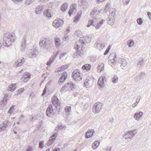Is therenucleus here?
<instances>
[{"label": "nucleus", "instance_id": "obj_1", "mask_svg": "<svg viewBox=\"0 0 151 151\" xmlns=\"http://www.w3.org/2000/svg\"><path fill=\"white\" fill-rule=\"evenodd\" d=\"M15 40V34L13 33L8 32L4 34L3 38V45L9 47L11 46Z\"/></svg>", "mask_w": 151, "mask_h": 151}, {"label": "nucleus", "instance_id": "obj_2", "mask_svg": "<svg viewBox=\"0 0 151 151\" xmlns=\"http://www.w3.org/2000/svg\"><path fill=\"white\" fill-rule=\"evenodd\" d=\"M52 41L48 39L43 38L41 39L39 45L47 50L50 48Z\"/></svg>", "mask_w": 151, "mask_h": 151}, {"label": "nucleus", "instance_id": "obj_3", "mask_svg": "<svg viewBox=\"0 0 151 151\" xmlns=\"http://www.w3.org/2000/svg\"><path fill=\"white\" fill-rule=\"evenodd\" d=\"M52 106L53 105L55 108L58 114H60V111L61 103L57 97L55 96H53L52 98Z\"/></svg>", "mask_w": 151, "mask_h": 151}, {"label": "nucleus", "instance_id": "obj_4", "mask_svg": "<svg viewBox=\"0 0 151 151\" xmlns=\"http://www.w3.org/2000/svg\"><path fill=\"white\" fill-rule=\"evenodd\" d=\"M75 86V84H73L72 82L68 83L62 87L60 89V92L62 93H63L66 91H70L74 89Z\"/></svg>", "mask_w": 151, "mask_h": 151}, {"label": "nucleus", "instance_id": "obj_5", "mask_svg": "<svg viewBox=\"0 0 151 151\" xmlns=\"http://www.w3.org/2000/svg\"><path fill=\"white\" fill-rule=\"evenodd\" d=\"M72 78L76 81H79L82 79V77L80 76V71L78 69L75 70L72 73Z\"/></svg>", "mask_w": 151, "mask_h": 151}, {"label": "nucleus", "instance_id": "obj_6", "mask_svg": "<svg viewBox=\"0 0 151 151\" xmlns=\"http://www.w3.org/2000/svg\"><path fill=\"white\" fill-rule=\"evenodd\" d=\"M46 114L47 116L50 117H53L54 115H55L56 113L54 112L52 105L50 104L46 109Z\"/></svg>", "mask_w": 151, "mask_h": 151}, {"label": "nucleus", "instance_id": "obj_7", "mask_svg": "<svg viewBox=\"0 0 151 151\" xmlns=\"http://www.w3.org/2000/svg\"><path fill=\"white\" fill-rule=\"evenodd\" d=\"M137 133V131L136 129L131 130L125 133L123 135V137L126 139L128 138L131 139Z\"/></svg>", "mask_w": 151, "mask_h": 151}, {"label": "nucleus", "instance_id": "obj_8", "mask_svg": "<svg viewBox=\"0 0 151 151\" xmlns=\"http://www.w3.org/2000/svg\"><path fill=\"white\" fill-rule=\"evenodd\" d=\"M63 24L64 21L63 20L60 18H58L53 21L52 24L54 27L57 28L62 26Z\"/></svg>", "mask_w": 151, "mask_h": 151}, {"label": "nucleus", "instance_id": "obj_9", "mask_svg": "<svg viewBox=\"0 0 151 151\" xmlns=\"http://www.w3.org/2000/svg\"><path fill=\"white\" fill-rule=\"evenodd\" d=\"M102 108L101 104H97L95 103L93 105L92 108L93 112L96 114L98 113Z\"/></svg>", "mask_w": 151, "mask_h": 151}, {"label": "nucleus", "instance_id": "obj_10", "mask_svg": "<svg viewBox=\"0 0 151 151\" xmlns=\"http://www.w3.org/2000/svg\"><path fill=\"white\" fill-rule=\"evenodd\" d=\"M67 77V72L65 71L64 72L59 78L58 82V84L60 85H61L66 79Z\"/></svg>", "mask_w": 151, "mask_h": 151}, {"label": "nucleus", "instance_id": "obj_11", "mask_svg": "<svg viewBox=\"0 0 151 151\" xmlns=\"http://www.w3.org/2000/svg\"><path fill=\"white\" fill-rule=\"evenodd\" d=\"M85 44L84 38V37H81L79 40V42L76 43V46L77 47H75L77 50H79L82 48Z\"/></svg>", "mask_w": 151, "mask_h": 151}, {"label": "nucleus", "instance_id": "obj_12", "mask_svg": "<svg viewBox=\"0 0 151 151\" xmlns=\"http://www.w3.org/2000/svg\"><path fill=\"white\" fill-rule=\"evenodd\" d=\"M116 54L115 53H112L109 56V58L113 64H114L116 63Z\"/></svg>", "mask_w": 151, "mask_h": 151}, {"label": "nucleus", "instance_id": "obj_13", "mask_svg": "<svg viewBox=\"0 0 151 151\" xmlns=\"http://www.w3.org/2000/svg\"><path fill=\"white\" fill-rule=\"evenodd\" d=\"M94 132V131L93 129L88 130L86 133L85 135V138L88 139L90 138L93 135Z\"/></svg>", "mask_w": 151, "mask_h": 151}, {"label": "nucleus", "instance_id": "obj_14", "mask_svg": "<svg viewBox=\"0 0 151 151\" xmlns=\"http://www.w3.org/2000/svg\"><path fill=\"white\" fill-rule=\"evenodd\" d=\"M98 84L100 88L104 87V79L103 77H100L99 78L98 81Z\"/></svg>", "mask_w": 151, "mask_h": 151}, {"label": "nucleus", "instance_id": "obj_15", "mask_svg": "<svg viewBox=\"0 0 151 151\" xmlns=\"http://www.w3.org/2000/svg\"><path fill=\"white\" fill-rule=\"evenodd\" d=\"M38 52L36 49H34L31 52H30L28 55L29 57L30 58H34L35 57L37 54V53Z\"/></svg>", "mask_w": 151, "mask_h": 151}, {"label": "nucleus", "instance_id": "obj_16", "mask_svg": "<svg viewBox=\"0 0 151 151\" xmlns=\"http://www.w3.org/2000/svg\"><path fill=\"white\" fill-rule=\"evenodd\" d=\"M26 38V36H24L22 40L20 47L22 50L24 49L25 48Z\"/></svg>", "mask_w": 151, "mask_h": 151}, {"label": "nucleus", "instance_id": "obj_17", "mask_svg": "<svg viewBox=\"0 0 151 151\" xmlns=\"http://www.w3.org/2000/svg\"><path fill=\"white\" fill-rule=\"evenodd\" d=\"M143 113L141 111H139V112H136L134 115V118L136 120H138L143 115Z\"/></svg>", "mask_w": 151, "mask_h": 151}, {"label": "nucleus", "instance_id": "obj_18", "mask_svg": "<svg viewBox=\"0 0 151 151\" xmlns=\"http://www.w3.org/2000/svg\"><path fill=\"white\" fill-rule=\"evenodd\" d=\"M30 78V74L28 73H26L23 75L22 78H23L24 81H27L29 80Z\"/></svg>", "mask_w": 151, "mask_h": 151}, {"label": "nucleus", "instance_id": "obj_19", "mask_svg": "<svg viewBox=\"0 0 151 151\" xmlns=\"http://www.w3.org/2000/svg\"><path fill=\"white\" fill-rule=\"evenodd\" d=\"M78 4L80 6H86L88 5V3L86 0H78Z\"/></svg>", "mask_w": 151, "mask_h": 151}, {"label": "nucleus", "instance_id": "obj_20", "mask_svg": "<svg viewBox=\"0 0 151 151\" xmlns=\"http://www.w3.org/2000/svg\"><path fill=\"white\" fill-rule=\"evenodd\" d=\"M43 13L44 15L46 17L48 18L51 17L52 15L49 9H45Z\"/></svg>", "mask_w": 151, "mask_h": 151}, {"label": "nucleus", "instance_id": "obj_21", "mask_svg": "<svg viewBox=\"0 0 151 151\" xmlns=\"http://www.w3.org/2000/svg\"><path fill=\"white\" fill-rule=\"evenodd\" d=\"M82 14L81 11L80 13H78L77 14V15L75 17V19L73 20V22L75 23H77L79 21L80 17Z\"/></svg>", "mask_w": 151, "mask_h": 151}, {"label": "nucleus", "instance_id": "obj_22", "mask_svg": "<svg viewBox=\"0 0 151 151\" xmlns=\"http://www.w3.org/2000/svg\"><path fill=\"white\" fill-rule=\"evenodd\" d=\"M91 67V65L90 64H86L83 65L82 67L83 70H86L87 71L89 70Z\"/></svg>", "mask_w": 151, "mask_h": 151}, {"label": "nucleus", "instance_id": "obj_23", "mask_svg": "<svg viewBox=\"0 0 151 151\" xmlns=\"http://www.w3.org/2000/svg\"><path fill=\"white\" fill-rule=\"evenodd\" d=\"M96 19H94V20H89L88 23L87 25V27H90L91 25H93L94 27L95 25L96 24Z\"/></svg>", "mask_w": 151, "mask_h": 151}, {"label": "nucleus", "instance_id": "obj_24", "mask_svg": "<svg viewBox=\"0 0 151 151\" xmlns=\"http://www.w3.org/2000/svg\"><path fill=\"white\" fill-rule=\"evenodd\" d=\"M43 11L42 6L39 5L37 6L36 8L35 13L37 14H40Z\"/></svg>", "mask_w": 151, "mask_h": 151}, {"label": "nucleus", "instance_id": "obj_25", "mask_svg": "<svg viewBox=\"0 0 151 151\" xmlns=\"http://www.w3.org/2000/svg\"><path fill=\"white\" fill-rule=\"evenodd\" d=\"M55 57L51 56L49 60L47 62L46 65L49 67L50 66L51 64L54 62L55 59Z\"/></svg>", "mask_w": 151, "mask_h": 151}, {"label": "nucleus", "instance_id": "obj_26", "mask_svg": "<svg viewBox=\"0 0 151 151\" xmlns=\"http://www.w3.org/2000/svg\"><path fill=\"white\" fill-rule=\"evenodd\" d=\"M115 21V19L114 17L111 18V17H109L107 19L108 23L110 25H112L114 24Z\"/></svg>", "mask_w": 151, "mask_h": 151}, {"label": "nucleus", "instance_id": "obj_27", "mask_svg": "<svg viewBox=\"0 0 151 151\" xmlns=\"http://www.w3.org/2000/svg\"><path fill=\"white\" fill-rule=\"evenodd\" d=\"M104 20L103 19L101 20L99 23H97L96 22V25H95V27L96 29H99L101 27L103 23Z\"/></svg>", "mask_w": 151, "mask_h": 151}, {"label": "nucleus", "instance_id": "obj_28", "mask_svg": "<svg viewBox=\"0 0 151 151\" xmlns=\"http://www.w3.org/2000/svg\"><path fill=\"white\" fill-rule=\"evenodd\" d=\"M113 11H112V12H111V11H110V14L109 15V17H111V18L113 17L114 18V19L116 18V16L115 14V9H112Z\"/></svg>", "mask_w": 151, "mask_h": 151}, {"label": "nucleus", "instance_id": "obj_29", "mask_svg": "<svg viewBox=\"0 0 151 151\" xmlns=\"http://www.w3.org/2000/svg\"><path fill=\"white\" fill-rule=\"evenodd\" d=\"M68 5L67 3H64L61 7V10L63 12L65 11L68 7Z\"/></svg>", "mask_w": 151, "mask_h": 151}, {"label": "nucleus", "instance_id": "obj_30", "mask_svg": "<svg viewBox=\"0 0 151 151\" xmlns=\"http://www.w3.org/2000/svg\"><path fill=\"white\" fill-rule=\"evenodd\" d=\"M15 85L16 84H11L9 86L8 90L11 92L14 91L16 88V87H15Z\"/></svg>", "mask_w": 151, "mask_h": 151}, {"label": "nucleus", "instance_id": "obj_31", "mask_svg": "<svg viewBox=\"0 0 151 151\" xmlns=\"http://www.w3.org/2000/svg\"><path fill=\"white\" fill-rule=\"evenodd\" d=\"M137 65L139 67H142L144 65V60L143 59H142L141 60L139 61L137 60Z\"/></svg>", "mask_w": 151, "mask_h": 151}, {"label": "nucleus", "instance_id": "obj_32", "mask_svg": "<svg viewBox=\"0 0 151 151\" xmlns=\"http://www.w3.org/2000/svg\"><path fill=\"white\" fill-rule=\"evenodd\" d=\"M60 40V39L59 38L55 39V44L56 47H59L61 45Z\"/></svg>", "mask_w": 151, "mask_h": 151}, {"label": "nucleus", "instance_id": "obj_33", "mask_svg": "<svg viewBox=\"0 0 151 151\" xmlns=\"http://www.w3.org/2000/svg\"><path fill=\"white\" fill-rule=\"evenodd\" d=\"M55 140L51 138L50 137L49 140L47 141V146H50L53 144L55 142Z\"/></svg>", "mask_w": 151, "mask_h": 151}, {"label": "nucleus", "instance_id": "obj_34", "mask_svg": "<svg viewBox=\"0 0 151 151\" xmlns=\"http://www.w3.org/2000/svg\"><path fill=\"white\" fill-rule=\"evenodd\" d=\"M145 75V73L142 72L138 76H136V79H137V80H140L141 79H143L144 78Z\"/></svg>", "mask_w": 151, "mask_h": 151}, {"label": "nucleus", "instance_id": "obj_35", "mask_svg": "<svg viewBox=\"0 0 151 151\" xmlns=\"http://www.w3.org/2000/svg\"><path fill=\"white\" fill-rule=\"evenodd\" d=\"M99 144L100 142L99 141H96L92 145L94 149L96 148L99 146Z\"/></svg>", "mask_w": 151, "mask_h": 151}, {"label": "nucleus", "instance_id": "obj_36", "mask_svg": "<svg viewBox=\"0 0 151 151\" xmlns=\"http://www.w3.org/2000/svg\"><path fill=\"white\" fill-rule=\"evenodd\" d=\"M68 66L67 65H64L62 66L60 68L59 70L57 72H61L66 70L68 68Z\"/></svg>", "mask_w": 151, "mask_h": 151}, {"label": "nucleus", "instance_id": "obj_37", "mask_svg": "<svg viewBox=\"0 0 151 151\" xmlns=\"http://www.w3.org/2000/svg\"><path fill=\"white\" fill-rule=\"evenodd\" d=\"M66 126H63L62 125H61L60 126H58V127H56L55 131H58V130H60V129H62L64 128H65Z\"/></svg>", "mask_w": 151, "mask_h": 151}, {"label": "nucleus", "instance_id": "obj_38", "mask_svg": "<svg viewBox=\"0 0 151 151\" xmlns=\"http://www.w3.org/2000/svg\"><path fill=\"white\" fill-rule=\"evenodd\" d=\"M127 42V45L129 47H132L134 44V41L132 40H130L129 42L128 41Z\"/></svg>", "mask_w": 151, "mask_h": 151}, {"label": "nucleus", "instance_id": "obj_39", "mask_svg": "<svg viewBox=\"0 0 151 151\" xmlns=\"http://www.w3.org/2000/svg\"><path fill=\"white\" fill-rule=\"evenodd\" d=\"M127 65V62L124 59L122 61V63L121 64V67L122 69H124V68Z\"/></svg>", "mask_w": 151, "mask_h": 151}, {"label": "nucleus", "instance_id": "obj_40", "mask_svg": "<svg viewBox=\"0 0 151 151\" xmlns=\"http://www.w3.org/2000/svg\"><path fill=\"white\" fill-rule=\"evenodd\" d=\"M137 22L138 24L140 25H141L143 23L142 20L141 18H138L137 20Z\"/></svg>", "mask_w": 151, "mask_h": 151}, {"label": "nucleus", "instance_id": "obj_41", "mask_svg": "<svg viewBox=\"0 0 151 151\" xmlns=\"http://www.w3.org/2000/svg\"><path fill=\"white\" fill-rule=\"evenodd\" d=\"M58 136V133L57 132H55L50 137V138L55 140L56 137Z\"/></svg>", "mask_w": 151, "mask_h": 151}, {"label": "nucleus", "instance_id": "obj_42", "mask_svg": "<svg viewBox=\"0 0 151 151\" xmlns=\"http://www.w3.org/2000/svg\"><path fill=\"white\" fill-rule=\"evenodd\" d=\"M44 141H41L39 142V147L41 149H43V148L44 146Z\"/></svg>", "mask_w": 151, "mask_h": 151}, {"label": "nucleus", "instance_id": "obj_43", "mask_svg": "<svg viewBox=\"0 0 151 151\" xmlns=\"http://www.w3.org/2000/svg\"><path fill=\"white\" fill-rule=\"evenodd\" d=\"M118 81V77L117 76H114L112 78V82L113 83H116Z\"/></svg>", "mask_w": 151, "mask_h": 151}, {"label": "nucleus", "instance_id": "obj_44", "mask_svg": "<svg viewBox=\"0 0 151 151\" xmlns=\"http://www.w3.org/2000/svg\"><path fill=\"white\" fill-rule=\"evenodd\" d=\"M24 90V88H22L18 90V93H17V95L18 94H20L22 93Z\"/></svg>", "mask_w": 151, "mask_h": 151}, {"label": "nucleus", "instance_id": "obj_45", "mask_svg": "<svg viewBox=\"0 0 151 151\" xmlns=\"http://www.w3.org/2000/svg\"><path fill=\"white\" fill-rule=\"evenodd\" d=\"M23 64L22 63L19 62L18 63H17V62H16L14 64V66H15V65H16V67H18L20 66L21 65H22Z\"/></svg>", "mask_w": 151, "mask_h": 151}, {"label": "nucleus", "instance_id": "obj_46", "mask_svg": "<svg viewBox=\"0 0 151 151\" xmlns=\"http://www.w3.org/2000/svg\"><path fill=\"white\" fill-rule=\"evenodd\" d=\"M112 149V147L108 146L105 149L104 151H111Z\"/></svg>", "mask_w": 151, "mask_h": 151}, {"label": "nucleus", "instance_id": "obj_47", "mask_svg": "<svg viewBox=\"0 0 151 151\" xmlns=\"http://www.w3.org/2000/svg\"><path fill=\"white\" fill-rule=\"evenodd\" d=\"M124 60V59L123 58H119L117 60H117H116V62H117L118 63L121 64L122 63V61H123Z\"/></svg>", "mask_w": 151, "mask_h": 151}, {"label": "nucleus", "instance_id": "obj_48", "mask_svg": "<svg viewBox=\"0 0 151 151\" xmlns=\"http://www.w3.org/2000/svg\"><path fill=\"white\" fill-rule=\"evenodd\" d=\"M14 108V106H12L10 107L9 108L8 112L9 113H12V110Z\"/></svg>", "mask_w": 151, "mask_h": 151}, {"label": "nucleus", "instance_id": "obj_49", "mask_svg": "<svg viewBox=\"0 0 151 151\" xmlns=\"http://www.w3.org/2000/svg\"><path fill=\"white\" fill-rule=\"evenodd\" d=\"M71 109V108L70 106H66L65 108V111L66 112H69Z\"/></svg>", "mask_w": 151, "mask_h": 151}, {"label": "nucleus", "instance_id": "obj_50", "mask_svg": "<svg viewBox=\"0 0 151 151\" xmlns=\"http://www.w3.org/2000/svg\"><path fill=\"white\" fill-rule=\"evenodd\" d=\"M81 33L78 30L75 32V34L78 37H80L81 35Z\"/></svg>", "mask_w": 151, "mask_h": 151}, {"label": "nucleus", "instance_id": "obj_51", "mask_svg": "<svg viewBox=\"0 0 151 151\" xmlns=\"http://www.w3.org/2000/svg\"><path fill=\"white\" fill-rule=\"evenodd\" d=\"M7 97L8 96L5 95L3 98V100L2 101L3 102V103H4L5 102H6L7 101Z\"/></svg>", "mask_w": 151, "mask_h": 151}, {"label": "nucleus", "instance_id": "obj_52", "mask_svg": "<svg viewBox=\"0 0 151 151\" xmlns=\"http://www.w3.org/2000/svg\"><path fill=\"white\" fill-rule=\"evenodd\" d=\"M130 1V0H123V3L124 4L127 5L129 4Z\"/></svg>", "mask_w": 151, "mask_h": 151}, {"label": "nucleus", "instance_id": "obj_53", "mask_svg": "<svg viewBox=\"0 0 151 151\" xmlns=\"http://www.w3.org/2000/svg\"><path fill=\"white\" fill-rule=\"evenodd\" d=\"M79 51H78V50H77V52H75L74 53V58H76L79 55V53H78Z\"/></svg>", "mask_w": 151, "mask_h": 151}, {"label": "nucleus", "instance_id": "obj_54", "mask_svg": "<svg viewBox=\"0 0 151 151\" xmlns=\"http://www.w3.org/2000/svg\"><path fill=\"white\" fill-rule=\"evenodd\" d=\"M32 0H26L25 2V3L26 4L28 5L31 4L32 2Z\"/></svg>", "mask_w": 151, "mask_h": 151}, {"label": "nucleus", "instance_id": "obj_55", "mask_svg": "<svg viewBox=\"0 0 151 151\" xmlns=\"http://www.w3.org/2000/svg\"><path fill=\"white\" fill-rule=\"evenodd\" d=\"M47 91V87L46 86L44 88L43 93L42 94V96H43L45 95L46 92Z\"/></svg>", "mask_w": 151, "mask_h": 151}, {"label": "nucleus", "instance_id": "obj_56", "mask_svg": "<svg viewBox=\"0 0 151 151\" xmlns=\"http://www.w3.org/2000/svg\"><path fill=\"white\" fill-rule=\"evenodd\" d=\"M47 91V87L46 86L44 88L43 93L42 94V96H43L45 95L46 92Z\"/></svg>", "mask_w": 151, "mask_h": 151}, {"label": "nucleus", "instance_id": "obj_57", "mask_svg": "<svg viewBox=\"0 0 151 151\" xmlns=\"http://www.w3.org/2000/svg\"><path fill=\"white\" fill-rule=\"evenodd\" d=\"M101 68L100 69V70H99V72H101V71H103L104 69V64L103 63H101Z\"/></svg>", "mask_w": 151, "mask_h": 151}, {"label": "nucleus", "instance_id": "obj_58", "mask_svg": "<svg viewBox=\"0 0 151 151\" xmlns=\"http://www.w3.org/2000/svg\"><path fill=\"white\" fill-rule=\"evenodd\" d=\"M8 121H5L3 124V126H4V127L6 128L8 126V124L7 123Z\"/></svg>", "mask_w": 151, "mask_h": 151}, {"label": "nucleus", "instance_id": "obj_59", "mask_svg": "<svg viewBox=\"0 0 151 151\" xmlns=\"http://www.w3.org/2000/svg\"><path fill=\"white\" fill-rule=\"evenodd\" d=\"M100 46L101 48L100 49V50H102L105 47L104 44L103 43L101 44L100 45Z\"/></svg>", "mask_w": 151, "mask_h": 151}, {"label": "nucleus", "instance_id": "obj_60", "mask_svg": "<svg viewBox=\"0 0 151 151\" xmlns=\"http://www.w3.org/2000/svg\"><path fill=\"white\" fill-rule=\"evenodd\" d=\"M6 128H5L4 127V126H3L2 127H0V132H2V131L4 130Z\"/></svg>", "mask_w": 151, "mask_h": 151}, {"label": "nucleus", "instance_id": "obj_61", "mask_svg": "<svg viewBox=\"0 0 151 151\" xmlns=\"http://www.w3.org/2000/svg\"><path fill=\"white\" fill-rule=\"evenodd\" d=\"M19 62L22 63L24 64L25 62V58H23L22 59L20 60V61Z\"/></svg>", "mask_w": 151, "mask_h": 151}, {"label": "nucleus", "instance_id": "obj_62", "mask_svg": "<svg viewBox=\"0 0 151 151\" xmlns=\"http://www.w3.org/2000/svg\"><path fill=\"white\" fill-rule=\"evenodd\" d=\"M66 32L67 33H68L70 31V26H68L66 29Z\"/></svg>", "mask_w": 151, "mask_h": 151}, {"label": "nucleus", "instance_id": "obj_63", "mask_svg": "<svg viewBox=\"0 0 151 151\" xmlns=\"http://www.w3.org/2000/svg\"><path fill=\"white\" fill-rule=\"evenodd\" d=\"M147 14L149 19L151 20V13L148 12L147 13Z\"/></svg>", "mask_w": 151, "mask_h": 151}, {"label": "nucleus", "instance_id": "obj_64", "mask_svg": "<svg viewBox=\"0 0 151 151\" xmlns=\"http://www.w3.org/2000/svg\"><path fill=\"white\" fill-rule=\"evenodd\" d=\"M52 151H60V149L59 148H57L54 149Z\"/></svg>", "mask_w": 151, "mask_h": 151}]
</instances>
